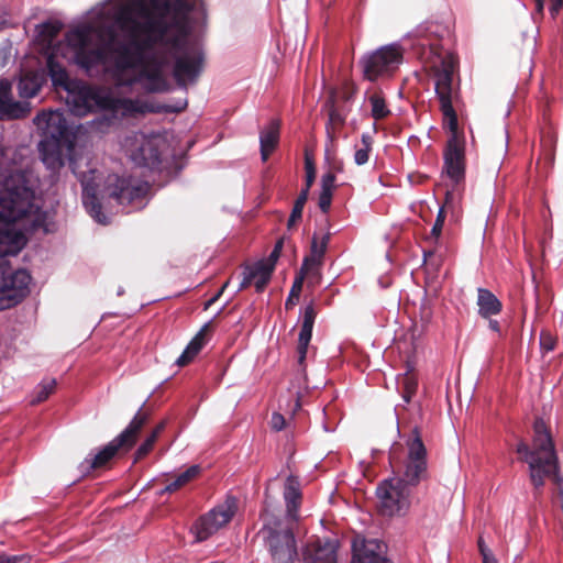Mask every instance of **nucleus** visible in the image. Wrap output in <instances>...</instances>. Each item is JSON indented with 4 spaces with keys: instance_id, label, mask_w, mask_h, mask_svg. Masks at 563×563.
<instances>
[{
    "instance_id": "1",
    "label": "nucleus",
    "mask_w": 563,
    "mask_h": 563,
    "mask_svg": "<svg viewBox=\"0 0 563 563\" xmlns=\"http://www.w3.org/2000/svg\"><path fill=\"white\" fill-rule=\"evenodd\" d=\"M60 30L57 21L40 24L35 41L47 54L53 84L67 92L70 112L102 113L90 122L100 134L142 111L140 101L123 91L133 82L161 92L168 88L170 69L177 84L187 86L203 68L202 48L190 36L185 13L156 15L150 0H109L70 31L64 44L54 45Z\"/></svg>"
},
{
    "instance_id": "2",
    "label": "nucleus",
    "mask_w": 563,
    "mask_h": 563,
    "mask_svg": "<svg viewBox=\"0 0 563 563\" xmlns=\"http://www.w3.org/2000/svg\"><path fill=\"white\" fill-rule=\"evenodd\" d=\"M390 459L400 476L377 487L378 507L383 516H404L411 505L412 488L427 477V449L416 429L406 438L404 451L398 453L394 448Z\"/></svg>"
},
{
    "instance_id": "3",
    "label": "nucleus",
    "mask_w": 563,
    "mask_h": 563,
    "mask_svg": "<svg viewBox=\"0 0 563 563\" xmlns=\"http://www.w3.org/2000/svg\"><path fill=\"white\" fill-rule=\"evenodd\" d=\"M440 66L437 62L432 63L435 77V92L440 100L441 111L443 113L444 124L451 132V137L448 142L444 152V165L442 177L445 183L446 189L452 186H457L463 181L465 175V155H464V140L457 132V118L452 106V76L455 68V58L445 54L439 57Z\"/></svg>"
},
{
    "instance_id": "4",
    "label": "nucleus",
    "mask_w": 563,
    "mask_h": 563,
    "mask_svg": "<svg viewBox=\"0 0 563 563\" xmlns=\"http://www.w3.org/2000/svg\"><path fill=\"white\" fill-rule=\"evenodd\" d=\"M34 123L44 136L38 144L43 163L52 170L60 168L64 165V148L73 152L64 114L59 111H43L36 115Z\"/></svg>"
},
{
    "instance_id": "5",
    "label": "nucleus",
    "mask_w": 563,
    "mask_h": 563,
    "mask_svg": "<svg viewBox=\"0 0 563 563\" xmlns=\"http://www.w3.org/2000/svg\"><path fill=\"white\" fill-rule=\"evenodd\" d=\"M125 155L139 166L154 167L167 150V141L159 133L133 132L121 142Z\"/></svg>"
},
{
    "instance_id": "6",
    "label": "nucleus",
    "mask_w": 563,
    "mask_h": 563,
    "mask_svg": "<svg viewBox=\"0 0 563 563\" xmlns=\"http://www.w3.org/2000/svg\"><path fill=\"white\" fill-rule=\"evenodd\" d=\"M264 539L276 563H290L296 554V542L288 525L273 514L266 512L263 527Z\"/></svg>"
},
{
    "instance_id": "7",
    "label": "nucleus",
    "mask_w": 563,
    "mask_h": 563,
    "mask_svg": "<svg viewBox=\"0 0 563 563\" xmlns=\"http://www.w3.org/2000/svg\"><path fill=\"white\" fill-rule=\"evenodd\" d=\"M73 172L76 174L82 186V202L86 210L90 216L96 219L99 223L106 224L107 218L100 212V205L98 201V190L100 187L99 176L97 170L90 167V161L88 156H80L75 158L69 156Z\"/></svg>"
},
{
    "instance_id": "8",
    "label": "nucleus",
    "mask_w": 563,
    "mask_h": 563,
    "mask_svg": "<svg viewBox=\"0 0 563 563\" xmlns=\"http://www.w3.org/2000/svg\"><path fill=\"white\" fill-rule=\"evenodd\" d=\"M147 419V413L139 410L129 426L115 439L90 459H86L84 464H87L89 468L102 467L115 455L119 449L128 450L132 448Z\"/></svg>"
},
{
    "instance_id": "9",
    "label": "nucleus",
    "mask_w": 563,
    "mask_h": 563,
    "mask_svg": "<svg viewBox=\"0 0 563 563\" xmlns=\"http://www.w3.org/2000/svg\"><path fill=\"white\" fill-rule=\"evenodd\" d=\"M148 184L134 178H124L117 175H109L104 181V189L120 205L141 208L148 192Z\"/></svg>"
},
{
    "instance_id": "10",
    "label": "nucleus",
    "mask_w": 563,
    "mask_h": 563,
    "mask_svg": "<svg viewBox=\"0 0 563 563\" xmlns=\"http://www.w3.org/2000/svg\"><path fill=\"white\" fill-rule=\"evenodd\" d=\"M402 59V51L396 44L383 46L362 58L366 79L374 81L380 76L393 73Z\"/></svg>"
},
{
    "instance_id": "11",
    "label": "nucleus",
    "mask_w": 563,
    "mask_h": 563,
    "mask_svg": "<svg viewBox=\"0 0 563 563\" xmlns=\"http://www.w3.org/2000/svg\"><path fill=\"white\" fill-rule=\"evenodd\" d=\"M236 509L238 500L234 497H228L222 504L212 508L194 525L192 531L196 539L198 541L207 540L231 521Z\"/></svg>"
},
{
    "instance_id": "12",
    "label": "nucleus",
    "mask_w": 563,
    "mask_h": 563,
    "mask_svg": "<svg viewBox=\"0 0 563 563\" xmlns=\"http://www.w3.org/2000/svg\"><path fill=\"white\" fill-rule=\"evenodd\" d=\"M31 276L25 269L3 274L0 279V311L16 306L27 294Z\"/></svg>"
},
{
    "instance_id": "13",
    "label": "nucleus",
    "mask_w": 563,
    "mask_h": 563,
    "mask_svg": "<svg viewBox=\"0 0 563 563\" xmlns=\"http://www.w3.org/2000/svg\"><path fill=\"white\" fill-rule=\"evenodd\" d=\"M330 235L314 234L311 241L310 254L305 257L300 272L318 279L320 268L323 264L325 251L328 249Z\"/></svg>"
},
{
    "instance_id": "14",
    "label": "nucleus",
    "mask_w": 563,
    "mask_h": 563,
    "mask_svg": "<svg viewBox=\"0 0 563 563\" xmlns=\"http://www.w3.org/2000/svg\"><path fill=\"white\" fill-rule=\"evenodd\" d=\"M353 552V563H390L386 558V544L375 539L354 541Z\"/></svg>"
},
{
    "instance_id": "15",
    "label": "nucleus",
    "mask_w": 563,
    "mask_h": 563,
    "mask_svg": "<svg viewBox=\"0 0 563 563\" xmlns=\"http://www.w3.org/2000/svg\"><path fill=\"white\" fill-rule=\"evenodd\" d=\"M338 544L331 540L309 542L302 553L305 563H336Z\"/></svg>"
},
{
    "instance_id": "16",
    "label": "nucleus",
    "mask_w": 563,
    "mask_h": 563,
    "mask_svg": "<svg viewBox=\"0 0 563 563\" xmlns=\"http://www.w3.org/2000/svg\"><path fill=\"white\" fill-rule=\"evenodd\" d=\"M30 111L29 104L13 101L11 85L7 80L0 81V117L18 119L25 117Z\"/></svg>"
},
{
    "instance_id": "17",
    "label": "nucleus",
    "mask_w": 563,
    "mask_h": 563,
    "mask_svg": "<svg viewBox=\"0 0 563 563\" xmlns=\"http://www.w3.org/2000/svg\"><path fill=\"white\" fill-rule=\"evenodd\" d=\"M272 274L273 269L260 261L253 265L246 266L243 271V279L240 289H244L253 284L257 291H263L271 280Z\"/></svg>"
},
{
    "instance_id": "18",
    "label": "nucleus",
    "mask_w": 563,
    "mask_h": 563,
    "mask_svg": "<svg viewBox=\"0 0 563 563\" xmlns=\"http://www.w3.org/2000/svg\"><path fill=\"white\" fill-rule=\"evenodd\" d=\"M316 319V311L312 305L305 308L302 325L298 338V363L303 364L307 355V349L311 340L312 328Z\"/></svg>"
},
{
    "instance_id": "19",
    "label": "nucleus",
    "mask_w": 563,
    "mask_h": 563,
    "mask_svg": "<svg viewBox=\"0 0 563 563\" xmlns=\"http://www.w3.org/2000/svg\"><path fill=\"white\" fill-rule=\"evenodd\" d=\"M45 80L43 71H27L24 73L18 85L19 95L22 98L34 97Z\"/></svg>"
},
{
    "instance_id": "20",
    "label": "nucleus",
    "mask_w": 563,
    "mask_h": 563,
    "mask_svg": "<svg viewBox=\"0 0 563 563\" xmlns=\"http://www.w3.org/2000/svg\"><path fill=\"white\" fill-rule=\"evenodd\" d=\"M279 140V124L276 121H272L262 132L260 136L261 142V155L265 162L268 156L275 150Z\"/></svg>"
},
{
    "instance_id": "21",
    "label": "nucleus",
    "mask_w": 563,
    "mask_h": 563,
    "mask_svg": "<svg viewBox=\"0 0 563 563\" xmlns=\"http://www.w3.org/2000/svg\"><path fill=\"white\" fill-rule=\"evenodd\" d=\"M477 292L478 313L483 318H489L490 316L498 314L500 312L501 302L492 291L479 288Z\"/></svg>"
},
{
    "instance_id": "22",
    "label": "nucleus",
    "mask_w": 563,
    "mask_h": 563,
    "mask_svg": "<svg viewBox=\"0 0 563 563\" xmlns=\"http://www.w3.org/2000/svg\"><path fill=\"white\" fill-rule=\"evenodd\" d=\"M285 501L287 505V515L289 519L296 520V511L298 508V500L300 499V493L298 483L292 479L288 478L285 486L284 492Z\"/></svg>"
},
{
    "instance_id": "23",
    "label": "nucleus",
    "mask_w": 563,
    "mask_h": 563,
    "mask_svg": "<svg viewBox=\"0 0 563 563\" xmlns=\"http://www.w3.org/2000/svg\"><path fill=\"white\" fill-rule=\"evenodd\" d=\"M199 474H200V467L198 465H191L185 472L180 473L175 478V481L169 483L162 490V494H164V493H174V492L180 489L181 487L186 486L187 484H189L190 482L196 479L199 476Z\"/></svg>"
},
{
    "instance_id": "24",
    "label": "nucleus",
    "mask_w": 563,
    "mask_h": 563,
    "mask_svg": "<svg viewBox=\"0 0 563 563\" xmlns=\"http://www.w3.org/2000/svg\"><path fill=\"white\" fill-rule=\"evenodd\" d=\"M203 335H205V329L200 330L196 336L189 342L185 351L181 353V355L177 358V364L179 366H185L189 362L194 360V357L199 353V351L203 346Z\"/></svg>"
},
{
    "instance_id": "25",
    "label": "nucleus",
    "mask_w": 563,
    "mask_h": 563,
    "mask_svg": "<svg viewBox=\"0 0 563 563\" xmlns=\"http://www.w3.org/2000/svg\"><path fill=\"white\" fill-rule=\"evenodd\" d=\"M334 181L335 176L333 173H328L322 176L321 192L319 196V207L323 212H327L331 206Z\"/></svg>"
},
{
    "instance_id": "26",
    "label": "nucleus",
    "mask_w": 563,
    "mask_h": 563,
    "mask_svg": "<svg viewBox=\"0 0 563 563\" xmlns=\"http://www.w3.org/2000/svg\"><path fill=\"white\" fill-rule=\"evenodd\" d=\"M461 201V192L457 189H446L445 191V201L442 208L440 209L437 220L438 222L444 223L445 219V210H454L457 208Z\"/></svg>"
},
{
    "instance_id": "27",
    "label": "nucleus",
    "mask_w": 563,
    "mask_h": 563,
    "mask_svg": "<svg viewBox=\"0 0 563 563\" xmlns=\"http://www.w3.org/2000/svg\"><path fill=\"white\" fill-rule=\"evenodd\" d=\"M368 100L372 107V117L375 120H382L390 113L380 92H374Z\"/></svg>"
},
{
    "instance_id": "28",
    "label": "nucleus",
    "mask_w": 563,
    "mask_h": 563,
    "mask_svg": "<svg viewBox=\"0 0 563 563\" xmlns=\"http://www.w3.org/2000/svg\"><path fill=\"white\" fill-rule=\"evenodd\" d=\"M372 150L371 136L368 134L362 135V142L358 147H356L354 153V162L356 165H364L368 162L369 153Z\"/></svg>"
},
{
    "instance_id": "29",
    "label": "nucleus",
    "mask_w": 563,
    "mask_h": 563,
    "mask_svg": "<svg viewBox=\"0 0 563 563\" xmlns=\"http://www.w3.org/2000/svg\"><path fill=\"white\" fill-rule=\"evenodd\" d=\"M56 386L55 379H46L43 380L34 390L33 398L31 402L33 405L40 404L48 398V396L54 391Z\"/></svg>"
},
{
    "instance_id": "30",
    "label": "nucleus",
    "mask_w": 563,
    "mask_h": 563,
    "mask_svg": "<svg viewBox=\"0 0 563 563\" xmlns=\"http://www.w3.org/2000/svg\"><path fill=\"white\" fill-rule=\"evenodd\" d=\"M165 428V422H161L152 432L151 434L145 439V441L140 445V448L136 451V460L142 459L153 448L155 441L157 440L158 435Z\"/></svg>"
},
{
    "instance_id": "31",
    "label": "nucleus",
    "mask_w": 563,
    "mask_h": 563,
    "mask_svg": "<svg viewBox=\"0 0 563 563\" xmlns=\"http://www.w3.org/2000/svg\"><path fill=\"white\" fill-rule=\"evenodd\" d=\"M401 385L404 389L402 398L406 402H409L411 397L415 395L418 386L416 375L412 372L408 371L402 377Z\"/></svg>"
},
{
    "instance_id": "32",
    "label": "nucleus",
    "mask_w": 563,
    "mask_h": 563,
    "mask_svg": "<svg viewBox=\"0 0 563 563\" xmlns=\"http://www.w3.org/2000/svg\"><path fill=\"white\" fill-rule=\"evenodd\" d=\"M305 277H309V276L303 275L301 272L296 277V279L292 284V287L290 289L289 296L286 300V308H292L296 305V302L298 301L301 289H302V284H303Z\"/></svg>"
},
{
    "instance_id": "33",
    "label": "nucleus",
    "mask_w": 563,
    "mask_h": 563,
    "mask_svg": "<svg viewBox=\"0 0 563 563\" xmlns=\"http://www.w3.org/2000/svg\"><path fill=\"white\" fill-rule=\"evenodd\" d=\"M541 349L549 352L554 350L556 345V339L548 331H542L540 334Z\"/></svg>"
},
{
    "instance_id": "34",
    "label": "nucleus",
    "mask_w": 563,
    "mask_h": 563,
    "mask_svg": "<svg viewBox=\"0 0 563 563\" xmlns=\"http://www.w3.org/2000/svg\"><path fill=\"white\" fill-rule=\"evenodd\" d=\"M282 247H283V242L278 241L276 243L273 252L271 253V255L267 258L262 260L261 262L263 264H265L266 266H269L274 271L276 262H277V260H278V257L280 255Z\"/></svg>"
},
{
    "instance_id": "35",
    "label": "nucleus",
    "mask_w": 563,
    "mask_h": 563,
    "mask_svg": "<svg viewBox=\"0 0 563 563\" xmlns=\"http://www.w3.org/2000/svg\"><path fill=\"white\" fill-rule=\"evenodd\" d=\"M30 562H31V556L27 554L10 555V556L0 555V563H30Z\"/></svg>"
},
{
    "instance_id": "36",
    "label": "nucleus",
    "mask_w": 563,
    "mask_h": 563,
    "mask_svg": "<svg viewBox=\"0 0 563 563\" xmlns=\"http://www.w3.org/2000/svg\"><path fill=\"white\" fill-rule=\"evenodd\" d=\"M316 170L312 162L309 158H306V186L310 188L314 181Z\"/></svg>"
},
{
    "instance_id": "37",
    "label": "nucleus",
    "mask_w": 563,
    "mask_h": 563,
    "mask_svg": "<svg viewBox=\"0 0 563 563\" xmlns=\"http://www.w3.org/2000/svg\"><path fill=\"white\" fill-rule=\"evenodd\" d=\"M285 418L279 412H274L271 418V427L276 430L280 431L285 427Z\"/></svg>"
},
{
    "instance_id": "38",
    "label": "nucleus",
    "mask_w": 563,
    "mask_h": 563,
    "mask_svg": "<svg viewBox=\"0 0 563 563\" xmlns=\"http://www.w3.org/2000/svg\"><path fill=\"white\" fill-rule=\"evenodd\" d=\"M302 209H303L302 207H299L297 205L294 206V209H292L291 214L288 220L289 227L292 225L295 222H297L301 218Z\"/></svg>"
},
{
    "instance_id": "39",
    "label": "nucleus",
    "mask_w": 563,
    "mask_h": 563,
    "mask_svg": "<svg viewBox=\"0 0 563 563\" xmlns=\"http://www.w3.org/2000/svg\"><path fill=\"white\" fill-rule=\"evenodd\" d=\"M309 190H310V188H308V186H306V187L301 190L300 195L298 196V198H297V200H296L295 205H297V206H299V207H302V208H303V206H305V203L307 202V199H308Z\"/></svg>"
},
{
    "instance_id": "40",
    "label": "nucleus",
    "mask_w": 563,
    "mask_h": 563,
    "mask_svg": "<svg viewBox=\"0 0 563 563\" xmlns=\"http://www.w3.org/2000/svg\"><path fill=\"white\" fill-rule=\"evenodd\" d=\"M331 168L332 170L334 172H342L343 169V163L341 161H338L334 155L332 156V163H331Z\"/></svg>"
},
{
    "instance_id": "41",
    "label": "nucleus",
    "mask_w": 563,
    "mask_h": 563,
    "mask_svg": "<svg viewBox=\"0 0 563 563\" xmlns=\"http://www.w3.org/2000/svg\"><path fill=\"white\" fill-rule=\"evenodd\" d=\"M442 228H443V223L435 221V223L432 228V231H431L432 235L434 238H438L442 231Z\"/></svg>"
},
{
    "instance_id": "42",
    "label": "nucleus",
    "mask_w": 563,
    "mask_h": 563,
    "mask_svg": "<svg viewBox=\"0 0 563 563\" xmlns=\"http://www.w3.org/2000/svg\"><path fill=\"white\" fill-rule=\"evenodd\" d=\"M478 549H479L482 556H484L485 554L492 553L490 550L484 543V540L482 538H479V540H478Z\"/></svg>"
},
{
    "instance_id": "43",
    "label": "nucleus",
    "mask_w": 563,
    "mask_h": 563,
    "mask_svg": "<svg viewBox=\"0 0 563 563\" xmlns=\"http://www.w3.org/2000/svg\"><path fill=\"white\" fill-rule=\"evenodd\" d=\"M483 562L484 563H498L493 553L485 554L483 556Z\"/></svg>"
},
{
    "instance_id": "44",
    "label": "nucleus",
    "mask_w": 563,
    "mask_h": 563,
    "mask_svg": "<svg viewBox=\"0 0 563 563\" xmlns=\"http://www.w3.org/2000/svg\"><path fill=\"white\" fill-rule=\"evenodd\" d=\"M228 284H229V283L227 282V283L222 286V288L219 290V292H218L213 298H211V299L209 300L208 306H209V305H211V303H213V302H214V301H216V300L221 296V294L223 292V290H224V288L228 286Z\"/></svg>"
},
{
    "instance_id": "45",
    "label": "nucleus",
    "mask_w": 563,
    "mask_h": 563,
    "mask_svg": "<svg viewBox=\"0 0 563 563\" xmlns=\"http://www.w3.org/2000/svg\"><path fill=\"white\" fill-rule=\"evenodd\" d=\"M489 328L493 330V331H499V323L496 321V320H490L489 321Z\"/></svg>"
},
{
    "instance_id": "46",
    "label": "nucleus",
    "mask_w": 563,
    "mask_h": 563,
    "mask_svg": "<svg viewBox=\"0 0 563 563\" xmlns=\"http://www.w3.org/2000/svg\"><path fill=\"white\" fill-rule=\"evenodd\" d=\"M544 0H537L538 9L542 10Z\"/></svg>"
},
{
    "instance_id": "47",
    "label": "nucleus",
    "mask_w": 563,
    "mask_h": 563,
    "mask_svg": "<svg viewBox=\"0 0 563 563\" xmlns=\"http://www.w3.org/2000/svg\"><path fill=\"white\" fill-rule=\"evenodd\" d=\"M560 5H561V1H558V2L553 5V9H552V10H553V12H555V11L559 9V7H560Z\"/></svg>"
},
{
    "instance_id": "48",
    "label": "nucleus",
    "mask_w": 563,
    "mask_h": 563,
    "mask_svg": "<svg viewBox=\"0 0 563 563\" xmlns=\"http://www.w3.org/2000/svg\"><path fill=\"white\" fill-rule=\"evenodd\" d=\"M330 120H331V121L336 120V115H335V113H334V112H332V113L330 114Z\"/></svg>"
},
{
    "instance_id": "49",
    "label": "nucleus",
    "mask_w": 563,
    "mask_h": 563,
    "mask_svg": "<svg viewBox=\"0 0 563 563\" xmlns=\"http://www.w3.org/2000/svg\"><path fill=\"white\" fill-rule=\"evenodd\" d=\"M327 158L330 159V153L329 151L327 152Z\"/></svg>"
}]
</instances>
